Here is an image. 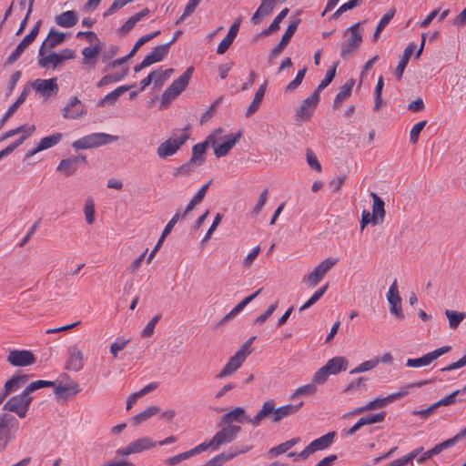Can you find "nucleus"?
<instances>
[{
  "label": "nucleus",
  "instance_id": "f257e3e1",
  "mask_svg": "<svg viewBox=\"0 0 466 466\" xmlns=\"http://www.w3.org/2000/svg\"><path fill=\"white\" fill-rule=\"evenodd\" d=\"M48 386H55V382L39 380L29 383L20 394L14 395L3 402V410L7 411L6 413L13 412L21 419L25 418L33 400L32 393Z\"/></svg>",
  "mask_w": 466,
  "mask_h": 466
},
{
  "label": "nucleus",
  "instance_id": "f03ea898",
  "mask_svg": "<svg viewBox=\"0 0 466 466\" xmlns=\"http://www.w3.org/2000/svg\"><path fill=\"white\" fill-rule=\"evenodd\" d=\"M302 406L303 402L300 401L298 404H287L276 408V401L273 399L268 400L255 416V427L258 426L263 420L268 418L270 419L272 423H279L285 418L298 412Z\"/></svg>",
  "mask_w": 466,
  "mask_h": 466
},
{
  "label": "nucleus",
  "instance_id": "7ed1b4c3",
  "mask_svg": "<svg viewBox=\"0 0 466 466\" xmlns=\"http://www.w3.org/2000/svg\"><path fill=\"white\" fill-rule=\"evenodd\" d=\"M19 420L11 413H0V451L15 438Z\"/></svg>",
  "mask_w": 466,
  "mask_h": 466
},
{
  "label": "nucleus",
  "instance_id": "20e7f679",
  "mask_svg": "<svg viewBox=\"0 0 466 466\" xmlns=\"http://www.w3.org/2000/svg\"><path fill=\"white\" fill-rule=\"evenodd\" d=\"M117 139L118 137L116 136L105 133H93L76 140L72 146L76 149L95 148L110 144Z\"/></svg>",
  "mask_w": 466,
  "mask_h": 466
},
{
  "label": "nucleus",
  "instance_id": "39448f33",
  "mask_svg": "<svg viewBox=\"0 0 466 466\" xmlns=\"http://www.w3.org/2000/svg\"><path fill=\"white\" fill-rule=\"evenodd\" d=\"M194 67L189 66L181 76L172 82V84L162 94L163 105L169 103L185 90L192 77Z\"/></svg>",
  "mask_w": 466,
  "mask_h": 466
},
{
  "label": "nucleus",
  "instance_id": "423d86ee",
  "mask_svg": "<svg viewBox=\"0 0 466 466\" xmlns=\"http://www.w3.org/2000/svg\"><path fill=\"white\" fill-rule=\"evenodd\" d=\"M222 133L223 129L218 128L210 134L204 142L196 144L192 148L191 162L195 163L197 166L203 165L206 160L205 154L207 147L208 145L215 146L220 140L219 136Z\"/></svg>",
  "mask_w": 466,
  "mask_h": 466
},
{
  "label": "nucleus",
  "instance_id": "0eeeda50",
  "mask_svg": "<svg viewBox=\"0 0 466 466\" xmlns=\"http://www.w3.org/2000/svg\"><path fill=\"white\" fill-rule=\"evenodd\" d=\"M188 138L189 135L187 132H181L178 136L169 137L158 146L157 156L160 158H166L175 155Z\"/></svg>",
  "mask_w": 466,
  "mask_h": 466
},
{
  "label": "nucleus",
  "instance_id": "6e6552de",
  "mask_svg": "<svg viewBox=\"0 0 466 466\" xmlns=\"http://www.w3.org/2000/svg\"><path fill=\"white\" fill-rule=\"evenodd\" d=\"M360 26V23H356L346 31V33H350V36L348 41L341 46L340 56L343 59L348 58L360 48L362 43Z\"/></svg>",
  "mask_w": 466,
  "mask_h": 466
},
{
  "label": "nucleus",
  "instance_id": "1a4fd4ad",
  "mask_svg": "<svg viewBox=\"0 0 466 466\" xmlns=\"http://www.w3.org/2000/svg\"><path fill=\"white\" fill-rule=\"evenodd\" d=\"M338 258H331L324 259L313 269L311 273L303 278V282L307 283L309 287H316L338 262Z\"/></svg>",
  "mask_w": 466,
  "mask_h": 466
},
{
  "label": "nucleus",
  "instance_id": "9d476101",
  "mask_svg": "<svg viewBox=\"0 0 466 466\" xmlns=\"http://www.w3.org/2000/svg\"><path fill=\"white\" fill-rule=\"evenodd\" d=\"M335 435V431H330L320 438L314 440L301 452H299V459L307 460L314 452L327 449L333 443Z\"/></svg>",
  "mask_w": 466,
  "mask_h": 466
},
{
  "label": "nucleus",
  "instance_id": "9b49d317",
  "mask_svg": "<svg viewBox=\"0 0 466 466\" xmlns=\"http://www.w3.org/2000/svg\"><path fill=\"white\" fill-rule=\"evenodd\" d=\"M31 377L32 375L30 374H15L7 380L4 385L3 391L0 393V404H2L11 393L17 391L26 385Z\"/></svg>",
  "mask_w": 466,
  "mask_h": 466
},
{
  "label": "nucleus",
  "instance_id": "f8f14e48",
  "mask_svg": "<svg viewBox=\"0 0 466 466\" xmlns=\"http://www.w3.org/2000/svg\"><path fill=\"white\" fill-rule=\"evenodd\" d=\"M157 443L149 437H142L132 442L127 446L116 451V454L120 456H129L134 453H140L142 451L154 448Z\"/></svg>",
  "mask_w": 466,
  "mask_h": 466
},
{
  "label": "nucleus",
  "instance_id": "ddd939ff",
  "mask_svg": "<svg viewBox=\"0 0 466 466\" xmlns=\"http://www.w3.org/2000/svg\"><path fill=\"white\" fill-rule=\"evenodd\" d=\"M222 428L213 436V444L217 450L222 446L232 442L241 431V427L238 425L222 424Z\"/></svg>",
  "mask_w": 466,
  "mask_h": 466
},
{
  "label": "nucleus",
  "instance_id": "4468645a",
  "mask_svg": "<svg viewBox=\"0 0 466 466\" xmlns=\"http://www.w3.org/2000/svg\"><path fill=\"white\" fill-rule=\"evenodd\" d=\"M6 361L14 367H25L35 362V357L32 351L26 350H10Z\"/></svg>",
  "mask_w": 466,
  "mask_h": 466
},
{
  "label": "nucleus",
  "instance_id": "2eb2a0df",
  "mask_svg": "<svg viewBox=\"0 0 466 466\" xmlns=\"http://www.w3.org/2000/svg\"><path fill=\"white\" fill-rule=\"evenodd\" d=\"M387 300L390 304V312L396 318L403 319L404 314L401 308V298L399 293L396 279H394L388 290Z\"/></svg>",
  "mask_w": 466,
  "mask_h": 466
},
{
  "label": "nucleus",
  "instance_id": "dca6fc26",
  "mask_svg": "<svg viewBox=\"0 0 466 466\" xmlns=\"http://www.w3.org/2000/svg\"><path fill=\"white\" fill-rule=\"evenodd\" d=\"M451 350L450 346H444L439 348L431 352L425 354L424 356L418 359L407 360L406 366L410 368H419L430 365L432 361L437 360L439 357L446 354Z\"/></svg>",
  "mask_w": 466,
  "mask_h": 466
},
{
  "label": "nucleus",
  "instance_id": "f3484780",
  "mask_svg": "<svg viewBox=\"0 0 466 466\" xmlns=\"http://www.w3.org/2000/svg\"><path fill=\"white\" fill-rule=\"evenodd\" d=\"M319 101V95L314 93L302 101L299 108L297 110L296 117L299 121H307L313 115L315 108Z\"/></svg>",
  "mask_w": 466,
  "mask_h": 466
},
{
  "label": "nucleus",
  "instance_id": "a211bd4d",
  "mask_svg": "<svg viewBox=\"0 0 466 466\" xmlns=\"http://www.w3.org/2000/svg\"><path fill=\"white\" fill-rule=\"evenodd\" d=\"M32 87L36 93L40 94L46 99L58 92L56 78L35 79L31 83Z\"/></svg>",
  "mask_w": 466,
  "mask_h": 466
},
{
  "label": "nucleus",
  "instance_id": "6ab92c4d",
  "mask_svg": "<svg viewBox=\"0 0 466 466\" xmlns=\"http://www.w3.org/2000/svg\"><path fill=\"white\" fill-rule=\"evenodd\" d=\"M254 420L255 417L250 418L247 415L244 408L236 407L221 417L220 424L233 425L232 422L236 421L238 423L248 422L255 426Z\"/></svg>",
  "mask_w": 466,
  "mask_h": 466
},
{
  "label": "nucleus",
  "instance_id": "aec40b11",
  "mask_svg": "<svg viewBox=\"0 0 466 466\" xmlns=\"http://www.w3.org/2000/svg\"><path fill=\"white\" fill-rule=\"evenodd\" d=\"M299 25V21L292 22L287 28L286 32L281 37L280 42L277 45V46L272 49V51L269 54L268 60L269 62H272L276 57H278L284 48L288 46L290 38L295 34L297 28Z\"/></svg>",
  "mask_w": 466,
  "mask_h": 466
},
{
  "label": "nucleus",
  "instance_id": "412c9836",
  "mask_svg": "<svg viewBox=\"0 0 466 466\" xmlns=\"http://www.w3.org/2000/svg\"><path fill=\"white\" fill-rule=\"evenodd\" d=\"M62 112L63 117L66 119H76L86 114L84 105L77 96L72 97L69 103L64 106Z\"/></svg>",
  "mask_w": 466,
  "mask_h": 466
},
{
  "label": "nucleus",
  "instance_id": "4be33fe9",
  "mask_svg": "<svg viewBox=\"0 0 466 466\" xmlns=\"http://www.w3.org/2000/svg\"><path fill=\"white\" fill-rule=\"evenodd\" d=\"M242 134L238 132L237 134H231L226 137V140L221 144H216L212 146L214 147V154L217 157H222L227 156L232 147L238 142Z\"/></svg>",
  "mask_w": 466,
  "mask_h": 466
},
{
  "label": "nucleus",
  "instance_id": "5701e85b",
  "mask_svg": "<svg viewBox=\"0 0 466 466\" xmlns=\"http://www.w3.org/2000/svg\"><path fill=\"white\" fill-rule=\"evenodd\" d=\"M68 360L66 368L72 371H80L84 367V354L76 346L68 349Z\"/></svg>",
  "mask_w": 466,
  "mask_h": 466
},
{
  "label": "nucleus",
  "instance_id": "b1692460",
  "mask_svg": "<svg viewBox=\"0 0 466 466\" xmlns=\"http://www.w3.org/2000/svg\"><path fill=\"white\" fill-rule=\"evenodd\" d=\"M65 37L66 35L64 33L52 28L39 48V56H44L48 50L55 48L65 40Z\"/></svg>",
  "mask_w": 466,
  "mask_h": 466
},
{
  "label": "nucleus",
  "instance_id": "393cba45",
  "mask_svg": "<svg viewBox=\"0 0 466 466\" xmlns=\"http://www.w3.org/2000/svg\"><path fill=\"white\" fill-rule=\"evenodd\" d=\"M94 46H88L83 49V64L95 68L97 61V56L101 52L104 44L100 41L95 42Z\"/></svg>",
  "mask_w": 466,
  "mask_h": 466
},
{
  "label": "nucleus",
  "instance_id": "a878e982",
  "mask_svg": "<svg viewBox=\"0 0 466 466\" xmlns=\"http://www.w3.org/2000/svg\"><path fill=\"white\" fill-rule=\"evenodd\" d=\"M408 394V390H400L395 393H392L385 398H377L371 401H370L368 404H366V408L369 409V410H373L378 408H382L387 406L389 403L392 402L393 400L397 399H400Z\"/></svg>",
  "mask_w": 466,
  "mask_h": 466
},
{
  "label": "nucleus",
  "instance_id": "bb28decb",
  "mask_svg": "<svg viewBox=\"0 0 466 466\" xmlns=\"http://www.w3.org/2000/svg\"><path fill=\"white\" fill-rule=\"evenodd\" d=\"M244 361L245 360L242 358V355H238L235 353V355L228 360L227 364L220 370L217 377L218 379H223L232 375Z\"/></svg>",
  "mask_w": 466,
  "mask_h": 466
},
{
  "label": "nucleus",
  "instance_id": "cd10ccee",
  "mask_svg": "<svg viewBox=\"0 0 466 466\" xmlns=\"http://www.w3.org/2000/svg\"><path fill=\"white\" fill-rule=\"evenodd\" d=\"M262 291V289H258L255 293L246 297L241 300L230 312H228L224 318L218 322V326L225 324L227 321L234 318L238 314L248 303L255 299L258 295Z\"/></svg>",
  "mask_w": 466,
  "mask_h": 466
},
{
  "label": "nucleus",
  "instance_id": "c85d7f7f",
  "mask_svg": "<svg viewBox=\"0 0 466 466\" xmlns=\"http://www.w3.org/2000/svg\"><path fill=\"white\" fill-rule=\"evenodd\" d=\"M262 291V289H258L255 293L246 297L241 300L230 312H228L224 318L218 322V326L225 324L227 321L234 318L238 314L248 303L255 299L258 295Z\"/></svg>",
  "mask_w": 466,
  "mask_h": 466
},
{
  "label": "nucleus",
  "instance_id": "c756f323",
  "mask_svg": "<svg viewBox=\"0 0 466 466\" xmlns=\"http://www.w3.org/2000/svg\"><path fill=\"white\" fill-rule=\"evenodd\" d=\"M262 291V289H258L255 293L246 297L241 300L230 312H228L224 318L218 322V326L225 324L227 321L234 318L238 314L248 303L255 299L258 295Z\"/></svg>",
  "mask_w": 466,
  "mask_h": 466
},
{
  "label": "nucleus",
  "instance_id": "7c9ffc66",
  "mask_svg": "<svg viewBox=\"0 0 466 466\" xmlns=\"http://www.w3.org/2000/svg\"><path fill=\"white\" fill-rule=\"evenodd\" d=\"M373 204H372V223L374 225L383 221L385 217L384 201L376 194H370Z\"/></svg>",
  "mask_w": 466,
  "mask_h": 466
},
{
  "label": "nucleus",
  "instance_id": "2f4dec72",
  "mask_svg": "<svg viewBox=\"0 0 466 466\" xmlns=\"http://www.w3.org/2000/svg\"><path fill=\"white\" fill-rule=\"evenodd\" d=\"M57 25L61 27L70 28L78 22V15L76 11L70 10L63 12L55 17Z\"/></svg>",
  "mask_w": 466,
  "mask_h": 466
},
{
  "label": "nucleus",
  "instance_id": "473e14b6",
  "mask_svg": "<svg viewBox=\"0 0 466 466\" xmlns=\"http://www.w3.org/2000/svg\"><path fill=\"white\" fill-rule=\"evenodd\" d=\"M349 361L345 357H334L328 360L326 369L331 375H336L341 371H345L348 369Z\"/></svg>",
  "mask_w": 466,
  "mask_h": 466
},
{
  "label": "nucleus",
  "instance_id": "72a5a7b5",
  "mask_svg": "<svg viewBox=\"0 0 466 466\" xmlns=\"http://www.w3.org/2000/svg\"><path fill=\"white\" fill-rule=\"evenodd\" d=\"M55 393L58 398L66 399L67 396H75L80 392L79 385L76 382H70L66 385L55 384Z\"/></svg>",
  "mask_w": 466,
  "mask_h": 466
},
{
  "label": "nucleus",
  "instance_id": "f704fd0d",
  "mask_svg": "<svg viewBox=\"0 0 466 466\" xmlns=\"http://www.w3.org/2000/svg\"><path fill=\"white\" fill-rule=\"evenodd\" d=\"M170 49V43L159 45L152 50V52L146 56L150 65L160 62L168 54Z\"/></svg>",
  "mask_w": 466,
  "mask_h": 466
},
{
  "label": "nucleus",
  "instance_id": "c9c22d12",
  "mask_svg": "<svg viewBox=\"0 0 466 466\" xmlns=\"http://www.w3.org/2000/svg\"><path fill=\"white\" fill-rule=\"evenodd\" d=\"M266 90H267V84L264 83L257 90L251 104L249 105V106L248 107V109L246 111V116H248V117L251 116L253 114H255L258 111V109L259 108V106L263 100V97L265 96Z\"/></svg>",
  "mask_w": 466,
  "mask_h": 466
},
{
  "label": "nucleus",
  "instance_id": "e433bc0d",
  "mask_svg": "<svg viewBox=\"0 0 466 466\" xmlns=\"http://www.w3.org/2000/svg\"><path fill=\"white\" fill-rule=\"evenodd\" d=\"M354 85V80L350 79L349 82H347L345 85L342 86L340 91L338 93L334 99L333 107L338 108L340 106V105L348 99L352 91V87Z\"/></svg>",
  "mask_w": 466,
  "mask_h": 466
},
{
  "label": "nucleus",
  "instance_id": "4c0bfd02",
  "mask_svg": "<svg viewBox=\"0 0 466 466\" xmlns=\"http://www.w3.org/2000/svg\"><path fill=\"white\" fill-rule=\"evenodd\" d=\"M210 184L211 181L208 182L198 190V192L193 197V198L186 207L185 210L183 211L182 217H186L187 214L191 212L194 209V208L203 200Z\"/></svg>",
  "mask_w": 466,
  "mask_h": 466
},
{
  "label": "nucleus",
  "instance_id": "58836bf2",
  "mask_svg": "<svg viewBox=\"0 0 466 466\" xmlns=\"http://www.w3.org/2000/svg\"><path fill=\"white\" fill-rule=\"evenodd\" d=\"M133 86H121L116 88L111 93L107 94L99 103L98 106H102L105 104L114 105L116 101Z\"/></svg>",
  "mask_w": 466,
  "mask_h": 466
},
{
  "label": "nucleus",
  "instance_id": "ea45409f",
  "mask_svg": "<svg viewBox=\"0 0 466 466\" xmlns=\"http://www.w3.org/2000/svg\"><path fill=\"white\" fill-rule=\"evenodd\" d=\"M149 14V10L147 8L143 9L142 11L132 15L126 23L121 26L120 31L124 34L128 33L133 27L139 22L143 17Z\"/></svg>",
  "mask_w": 466,
  "mask_h": 466
},
{
  "label": "nucleus",
  "instance_id": "a19ab883",
  "mask_svg": "<svg viewBox=\"0 0 466 466\" xmlns=\"http://www.w3.org/2000/svg\"><path fill=\"white\" fill-rule=\"evenodd\" d=\"M40 56L41 57L38 60V65L43 68L52 67L53 69H55L61 65L60 57L58 56L57 53H52L46 56Z\"/></svg>",
  "mask_w": 466,
  "mask_h": 466
},
{
  "label": "nucleus",
  "instance_id": "79ce46f5",
  "mask_svg": "<svg viewBox=\"0 0 466 466\" xmlns=\"http://www.w3.org/2000/svg\"><path fill=\"white\" fill-rule=\"evenodd\" d=\"M159 411H160V409L157 406H150L147 409H146L144 411H142V412L138 413L137 415H136L135 417H133L132 422L135 425H138V424L147 420L154 415L157 414Z\"/></svg>",
  "mask_w": 466,
  "mask_h": 466
},
{
  "label": "nucleus",
  "instance_id": "37998d69",
  "mask_svg": "<svg viewBox=\"0 0 466 466\" xmlns=\"http://www.w3.org/2000/svg\"><path fill=\"white\" fill-rule=\"evenodd\" d=\"M394 15H395V9L391 8L380 19V21L379 22V24L376 27L373 37H372V40L374 42H376L379 39L381 31L388 25V24L390 22V20L392 19Z\"/></svg>",
  "mask_w": 466,
  "mask_h": 466
},
{
  "label": "nucleus",
  "instance_id": "c03bdc74",
  "mask_svg": "<svg viewBox=\"0 0 466 466\" xmlns=\"http://www.w3.org/2000/svg\"><path fill=\"white\" fill-rule=\"evenodd\" d=\"M61 133H54L51 136L43 137L38 144V150H46L57 145L62 139Z\"/></svg>",
  "mask_w": 466,
  "mask_h": 466
},
{
  "label": "nucleus",
  "instance_id": "a18cd8bd",
  "mask_svg": "<svg viewBox=\"0 0 466 466\" xmlns=\"http://www.w3.org/2000/svg\"><path fill=\"white\" fill-rule=\"evenodd\" d=\"M445 315L449 319L450 328L456 329L460 323L466 318L465 312L446 309Z\"/></svg>",
  "mask_w": 466,
  "mask_h": 466
},
{
  "label": "nucleus",
  "instance_id": "49530a36",
  "mask_svg": "<svg viewBox=\"0 0 466 466\" xmlns=\"http://www.w3.org/2000/svg\"><path fill=\"white\" fill-rule=\"evenodd\" d=\"M77 165L76 159L66 158L63 159L56 167V170L62 172L65 176L68 177L76 171Z\"/></svg>",
  "mask_w": 466,
  "mask_h": 466
},
{
  "label": "nucleus",
  "instance_id": "de8ad7c7",
  "mask_svg": "<svg viewBox=\"0 0 466 466\" xmlns=\"http://www.w3.org/2000/svg\"><path fill=\"white\" fill-rule=\"evenodd\" d=\"M317 392V386L312 381L307 385L298 388L292 394L291 399L295 400L300 397L312 396Z\"/></svg>",
  "mask_w": 466,
  "mask_h": 466
},
{
  "label": "nucleus",
  "instance_id": "09e8293b",
  "mask_svg": "<svg viewBox=\"0 0 466 466\" xmlns=\"http://www.w3.org/2000/svg\"><path fill=\"white\" fill-rule=\"evenodd\" d=\"M128 72V68H125L120 75H106L103 76L97 83V87H103L105 86H107L110 83H116L117 81H120L122 78H124Z\"/></svg>",
  "mask_w": 466,
  "mask_h": 466
},
{
  "label": "nucleus",
  "instance_id": "8fccbe9b",
  "mask_svg": "<svg viewBox=\"0 0 466 466\" xmlns=\"http://www.w3.org/2000/svg\"><path fill=\"white\" fill-rule=\"evenodd\" d=\"M329 285L326 284L320 289H319L317 291L314 292V294L310 297V299L305 302L300 308L299 311H303L309 308H310L312 305H314L317 301L320 299V298L325 294V292L328 289Z\"/></svg>",
  "mask_w": 466,
  "mask_h": 466
},
{
  "label": "nucleus",
  "instance_id": "3c124183",
  "mask_svg": "<svg viewBox=\"0 0 466 466\" xmlns=\"http://www.w3.org/2000/svg\"><path fill=\"white\" fill-rule=\"evenodd\" d=\"M464 393L465 392L462 391V389L457 390L453 391L452 393H451L450 395L438 400V402H439L440 406L441 407V406L452 405V404L456 403L457 401H459V402L465 401L466 400L465 399H457V396H459L461 394H464Z\"/></svg>",
  "mask_w": 466,
  "mask_h": 466
},
{
  "label": "nucleus",
  "instance_id": "603ef678",
  "mask_svg": "<svg viewBox=\"0 0 466 466\" xmlns=\"http://www.w3.org/2000/svg\"><path fill=\"white\" fill-rule=\"evenodd\" d=\"M289 8H284L273 20L268 29H266L263 33L264 35H269L273 32H276L279 29V24L281 21L287 16L289 13Z\"/></svg>",
  "mask_w": 466,
  "mask_h": 466
},
{
  "label": "nucleus",
  "instance_id": "864d4df0",
  "mask_svg": "<svg viewBox=\"0 0 466 466\" xmlns=\"http://www.w3.org/2000/svg\"><path fill=\"white\" fill-rule=\"evenodd\" d=\"M84 214L86 223L92 225L95 222V204L91 198L86 200Z\"/></svg>",
  "mask_w": 466,
  "mask_h": 466
},
{
  "label": "nucleus",
  "instance_id": "5fc2aeb1",
  "mask_svg": "<svg viewBox=\"0 0 466 466\" xmlns=\"http://www.w3.org/2000/svg\"><path fill=\"white\" fill-rule=\"evenodd\" d=\"M336 67L337 65L333 66L327 71L325 78L319 83L317 89L315 90L316 93L319 95V93L332 82L336 76Z\"/></svg>",
  "mask_w": 466,
  "mask_h": 466
},
{
  "label": "nucleus",
  "instance_id": "6e6d98bb",
  "mask_svg": "<svg viewBox=\"0 0 466 466\" xmlns=\"http://www.w3.org/2000/svg\"><path fill=\"white\" fill-rule=\"evenodd\" d=\"M158 35H160V31L157 30L152 34H148V35H143L141 36L137 41V43L135 44V46H133L132 50L130 51L129 55L131 56H134L136 55V53L139 50V48L146 43H147L148 41H150L151 39L155 38L156 36H157Z\"/></svg>",
  "mask_w": 466,
  "mask_h": 466
},
{
  "label": "nucleus",
  "instance_id": "4d7b16f0",
  "mask_svg": "<svg viewBox=\"0 0 466 466\" xmlns=\"http://www.w3.org/2000/svg\"><path fill=\"white\" fill-rule=\"evenodd\" d=\"M383 86H384L383 77L380 76L377 81V85L375 87V104L373 106V109L375 111H378L381 107V105H382L381 94H382Z\"/></svg>",
  "mask_w": 466,
  "mask_h": 466
},
{
  "label": "nucleus",
  "instance_id": "13d9d810",
  "mask_svg": "<svg viewBox=\"0 0 466 466\" xmlns=\"http://www.w3.org/2000/svg\"><path fill=\"white\" fill-rule=\"evenodd\" d=\"M380 363L379 358L374 360H370L367 361L362 362L358 367L350 370V374L360 373L370 370L374 369L378 364Z\"/></svg>",
  "mask_w": 466,
  "mask_h": 466
},
{
  "label": "nucleus",
  "instance_id": "bf43d9fd",
  "mask_svg": "<svg viewBox=\"0 0 466 466\" xmlns=\"http://www.w3.org/2000/svg\"><path fill=\"white\" fill-rule=\"evenodd\" d=\"M268 196V189L265 188L259 195L258 199L255 207L251 211L252 217H257L264 208Z\"/></svg>",
  "mask_w": 466,
  "mask_h": 466
},
{
  "label": "nucleus",
  "instance_id": "052dcab7",
  "mask_svg": "<svg viewBox=\"0 0 466 466\" xmlns=\"http://www.w3.org/2000/svg\"><path fill=\"white\" fill-rule=\"evenodd\" d=\"M129 339H124L123 338H117L115 342L110 346V352L114 358H117L119 351L123 350Z\"/></svg>",
  "mask_w": 466,
  "mask_h": 466
},
{
  "label": "nucleus",
  "instance_id": "680f3d73",
  "mask_svg": "<svg viewBox=\"0 0 466 466\" xmlns=\"http://www.w3.org/2000/svg\"><path fill=\"white\" fill-rule=\"evenodd\" d=\"M385 417H386V412L381 411L380 413L373 414V415H370L368 417H362L360 420V423H362V426H365V425L381 422L385 420Z\"/></svg>",
  "mask_w": 466,
  "mask_h": 466
},
{
  "label": "nucleus",
  "instance_id": "e2e57ef3",
  "mask_svg": "<svg viewBox=\"0 0 466 466\" xmlns=\"http://www.w3.org/2000/svg\"><path fill=\"white\" fill-rule=\"evenodd\" d=\"M427 125V121H420L413 126L410 132V139L412 144H416L419 140V137L420 132L423 130L425 126Z\"/></svg>",
  "mask_w": 466,
  "mask_h": 466
},
{
  "label": "nucleus",
  "instance_id": "0e129e2a",
  "mask_svg": "<svg viewBox=\"0 0 466 466\" xmlns=\"http://www.w3.org/2000/svg\"><path fill=\"white\" fill-rule=\"evenodd\" d=\"M329 375H331L329 371L326 369L325 366H323L314 374L312 381L316 386L317 384H324Z\"/></svg>",
  "mask_w": 466,
  "mask_h": 466
},
{
  "label": "nucleus",
  "instance_id": "69168bd1",
  "mask_svg": "<svg viewBox=\"0 0 466 466\" xmlns=\"http://www.w3.org/2000/svg\"><path fill=\"white\" fill-rule=\"evenodd\" d=\"M306 158L308 165L314 170L320 172L321 165L311 149H307Z\"/></svg>",
  "mask_w": 466,
  "mask_h": 466
},
{
  "label": "nucleus",
  "instance_id": "338daca9",
  "mask_svg": "<svg viewBox=\"0 0 466 466\" xmlns=\"http://www.w3.org/2000/svg\"><path fill=\"white\" fill-rule=\"evenodd\" d=\"M197 166L195 163H192L191 160L188 162L183 164L179 167L176 168L173 172V175L175 177L178 176H187L189 175L193 170L194 167Z\"/></svg>",
  "mask_w": 466,
  "mask_h": 466
},
{
  "label": "nucleus",
  "instance_id": "774afa93",
  "mask_svg": "<svg viewBox=\"0 0 466 466\" xmlns=\"http://www.w3.org/2000/svg\"><path fill=\"white\" fill-rule=\"evenodd\" d=\"M208 449L217 450L216 445L213 444V439H211L209 441L202 442L201 444L191 449L189 451V453L191 456H194L196 454H198V453H201V452L207 451Z\"/></svg>",
  "mask_w": 466,
  "mask_h": 466
}]
</instances>
